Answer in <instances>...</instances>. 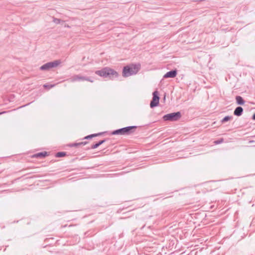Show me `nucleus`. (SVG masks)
<instances>
[{"instance_id":"1","label":"nucleus","mask_w":255,"mask_h":255,"mask_svg":"<svg viewBox=\"0 0 255 255\" xmlns=\"http://www.w3.org/2000/svg\"><path fill=\"white\" fill-rule=\"evenodd\" d=\"M95 73L101 77L108 78L111 80L117 78L119 76L117 71L109 67H105L101 70L96 71Z\"/></svg>"},{"instance_id":"2","label":"nucleus","mask_w":255,"mask_h":255,"mask_svg":"<svg viewBox=\"0 0 255 255\" xmlns=\"http://www.w3.org/2000/svg\"><path fill=\"white\" fill-rule=\"evenodd\" d=\"M140 68V65L139 64L126 66L123 68V76L125 77H127L135 75L138 72Z\"/></svg>"},{"instance_id":"3","label":"nucleus","mask_w":255,"mask_h":255,"mask_svg":"<svg viewBox=\"0 0 255 255\" xmlns=\"http://www.w3.org/2000/svg\"><path fill=\"white\" fill-rule=\"evenodd\" d=\"M136 128V126H129L114 130L112 135H128L133 132L132 130Z\"/></svg>"},{"instance_id":"4","label":"nucleus","mask_w":255,"mask_h":255,"mask_svg":"<svg viewBox=\"0 0 255 255\" xmlns=\"http://www.w3.org/2000/svg\"><path fill=\"white\" fill-rule=\"evenodd\" d=\"M181 117V115L180 112L176 113H172L164 115L163 117V119L164 121H176L178 120Z\"/></svg>"},{"instance_id":"5","label":"nucleus","mask_w":255,"mask_h":255,"mask_svg":"<svg viewBox=\"0 0 255 255\" xmlns=\"http://www.w3.org/2000/svg\"><path fill=\"white\" fill-rule=\"evenodd\" d=\"M60 61L59 60H55L52 62H48L40 67L41 70H49V69L56 67L60 64Z\"/></svg>"},{"instance_id":"6","label":"nucleus","mask_w":255,"mask_h":255,"mask_svg":"<svg viewBox=\"0 0 255 255\" xmlns=\"http://www.w3.org/2000/svg\"><path fill=\"white\" fill-rule=\"evenodd\" d=\"M153 97L150 103V107L151 108H153L155 107H156L159 104V97L158 96V93L157 91H154L152 93Z\"/></svg>"},{"instance_id":"7","label":"nucleus","mask_w":255,"mask_h":255,"mask_svg":"<svg viewBox=\"0 0 255 255\" xmlns=\"http://www.w3.org/2000/svg\"><path fill=\"white\" fill-rule=\"evenodd\" d=\"M85 80H89V77L76 75H74L72 76L70 78L67 79V81L70 82H74L76 81H82Z\"/></svg>"},{"instance_id":"8","label":"nucleus","mask_w":255,"mask_h":255,"mask_svg":"<svg viewBox=\"0 0 255 255\" xmlns=\"http://www.w3.org/2000/svg\"><path fill=\"white\" fill-rule=\"evenodd\" d=\"M177 75V71L176 70H173L167 72L164 76L163 78H174Z\"/></svg>"},{"instance_id":"9","label":"nucleus","mask_w":255,"mask_h":255,"mask_svg":"<svg viewBox=\"0 0 255 255\" xmlns=\"http://www.w3.org/2000/svg\"><path fill=\"white\" fill-rule=\"evenodd\" d=\"M243 113V109L241 107H237L234 112V115L236 116H241Z\"/></svg>"},{"instance_id":"10","label":"nucleus","mask_w":255,"mask_h":255,"mask_svg":"<svg viewBox=\"0 0 255 255\" xmlns=\"http://www.w3.org/2000/svg\"><path fill=\"white\" fill-rule=\"evenodd\" d=\"M236 100L237 104L240 105H243L245 102L241 96H237L236 97Z\"/></svg>"},{"instance_id":"11","label":"nucleus","mask_w":255,"mask_h":255,"mask_svg":"<svg viewBox=\"0 0 255 255\" xmlns=\"http://www.w3.org/2000/svg\"><path fill=\"white\" fill-rule=\"evenodd\" d=\"M105 141H106L105 139L99 141L98 142H97L95 144L92 145L91 146V149H95V148H97L100 145H101L103 143H104L105 142Z\"/></svg>"},{"instance_id":"12","label":"nucleus","mask_w":255,"mask_h":255,"mask_svg":"<svg viewBox=\"0 0 255 255\" xmlns=\"http://www.w3.org/2000/svg\"><path fill=\"white\" fill-rule=\"evenodd\" d=\"M47 155V152L46 151L39 152L38 153H36L34 155V157H40L42 158Z\"/></svg>"},{"instance_id":"13","label":"nucleus","mask_w":255,"mask_h":255,"mask_svg":"<svg viewBox=\"0 0 255 255\" xmlns=\"http://www.w3.org/2000/svg\"><path fill=\"white\" fill-rule=\"evenodd\" d=\"M87 142L86 141L80 142L72 143V144H71L70 145V146H72V147H73V146H81V145H84L86 144H87Z\"/></svg>"},{"instance_id":"14","label":"nucleus","mask_w":255,"mask_h":255,"mask_svg":"<svg viewBox=\"0 0 255 255\" xmlns=\"http://www.w3.org/2000/svg\"><path fill=\"white\" fill-rule=\"evenodd\" d=\"M233 119V117L232 116H226L225 117H224L221 121V122L223 124L226 122H228V121L229 120H231Z\"/></svg>"},{"instance_id":"15","label":"nucleus","mask_w":255,"mask_h":255,"mask_svg":"<svg viewBox=\"0 0 255 255\" xmlns=\"http://www.w3.org/2000/svg\"><path fill=\"white\" fill-rule=\"evenodd\" d=\"M101 134V133H97V134L96 133V134H92L91 135H87L86 137H85L84 139H90L93 137H95V136H98L99 135H100Z\"/></svg>"},{"instance_id":"16","label":"nucleus","mask_w":255,"mask_h":255,"mask_svg":"<svg viewBox=\"0 0 255 255\" xmlns=\"http://www.w3.org/2000/svg\"><path fill=\"white\" fill-rule=\"evenodd\" d=\"M66 155V152H58L56 153V156L57 157H62Z\"/></svg>"},{"instance_id":"17","label":"nucleus","mask_w":255,"mask_h":255,"mask_svg":"<svg viewBox=\"0 0 255 255\" xmlns=\"http://www.w3.org/2000/svg\"><path fill=\"white\" fill-rule=\"evenodd\" d=\"M53 21L56 24H59L60 23L61 20L59 18H53Z\"/></svg>"},{"instance_id":"18","label":"nucleus","mask_w":255,"mask_h":255,"mask_svg":"<svg viewBox=\"0 0 255 255\" xmlns=\"http://www.w3.org/2000/svg\"><path fill=\"white\" fill-rule=\"evenodd\" d=\"M55 85H48V84H45L43 85V87L44 88H47L48 89H50L51 88L54 87Z\"/></svg>"},{"instance_id":"19","label":"nucleus","mask_w":255,"mask_h":255,"mask_svg":"<svg viewBox=\"0 0 255 255\" xmlns=\"http://www.w3.org/2000/svg\"><path fill=\"white\" fill-rule=\"evenodd\" d=\"M222 141H223V139H221V140L215 141V143L216 144H219V143H221V142H222Z\"/></svg>"},{"instance_id":"20","label":"nucleus","mask_w":255,"mask_h":255,"mask_svg":"<svg viewBox=\"0 0 255 255\" xmlns=\"http://www.w3.org/2000/svg\"><path fill=\"white\" fill-rule=\"evenodd\" d=\"M252 119L255 120V113L253 115L252 117Z\"/></svg>"},{"instance_id":"21","label":"nucleus","mask_w":255,"mask_h":255,"mask_svg":"<svg viewBox=\"0 0 255 255\" xmlns=\"http://www.w3.org/2000/svg\"><path fill=\"white\" fill-rule=\"evenodd\" d=\"M88 81H90L91 82H93V80L90 79V78H89V80H87Z\"/></svg>"},{"instance_id":"22","label":"nucleus","mask_w":255,"mask_h":255,"mask_svg":"<svg viewBox=\"0 0 255 255\" xmlns=\"http://www.w3.org/2000/svg\"><path fill=\"white\" fill-rule=\"evenodd\" d=\"M5 113V112H2V113H0V115L2 114H3V113Z\"/></svg>"},{"instance_id":"23","label":"nucleus","mask_w":255,"mask_h":255,"mask_svg":"<svg viewBox=\"0 0 255 255\" xmlns=\"http://www.w3.org/2000/svg\"><path fill=\"white\" fill-rule=\"evenodd\" d=\"M65 27H68L69 26L68 25H65Z\"/></svg>"},{"instance_id":"24","label":"nucleus","mask_w":255,"mask_h":255,"mask_svg":"<svg viewBox=\"0 0 255 255\" xmlns=\"http://www.w3.org/2000/svg\"><path fill=\"white\" fill-rule=\"evenodd\" d=\"M65 27H68L69 26L68 25H65Z\"/></svg>"}]
</instances>
